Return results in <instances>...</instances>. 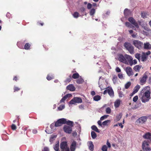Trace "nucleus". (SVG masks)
Listing matches in <instances>:
<instances>
[{
	"instance_id": "nucleus-29",
	"label": "nucleus",
	"mask_w": 151,
	"mask_h": 151,
	"mask_svg": "<svg viewBox=\"0 0 151 151\" xmlns=\"http://www.w3.org/2000/svg\"><path fill=\"white\" fill-rule=\"evenodd\" d=\"M93 99L94 100L98 101L101 99V97L99 95H96L93 97Z\"/></svg>"
},
{
	"instance_id": "nucleus-34",
	"label": "nucleus",
	"mask_w": 151,
	"mask_h": 151,
	"mask_svg": "<svg viewBox=\"0 0 151 151\" xmlns=\"http://www.w3.org/2000/svg\"><path fill=\"white\" fill-rule=\"evenodd\" d=\"M56 137L57 136L55 135H51L50 139V142H52L56 138Z\"/></svg>"
},
{
	"instance_id": "nucleus-58",
	"label": "nucleus",
	"mask_w": 151,
	"mask_h": 151,
	"mask_svg": "<svg viewBox=\"0 0 151 151\" xmlns=\"http://www.w3.org/2000/svg\"><path fill=\"white\" fill-rule=\"evenodd\" d=\"M115 70L117 72H120L121 71L120 69L118 67H116V68Z\"/></svg>"
},
{
	"instance_id": "nucleus-37",
	"label": "nucleus",
	"mask_w": 151,
	"mask_h": 151,
	"mask_svg": "<svg viewBox=\"0 0 151 151\" xmlns=\"http://www.w3.org/2000/svg\"><path fill=\"white\" fill-rule=\"evenodd\" d=\"M95 13V10L94 9H92L90 11L89 13L91 16H93Z\"/></svg>"
},
{
	"instance_id": "nucleus-33",
	"label": "nucleus",
	"mask_w": 151,
	"mask_h": 151,
	"mask_svg": "<svg viewBox=\"0 0 151 151\" xmlns=\"http://www.w3.org/2000/svg\"><path fill=\"white\" fill-rule=\"evenodd\" d=\"M54 149L56 151L58 150L59 149V142L57 143L55 145L54 147Z\"/></svg>"
},
{
	"instance_id": "nucleus-35",
	"label": "nucleus",
	"mask_w": 151,
	"mask_h": 151,
	"mask_svg": "<svg viewBox=\"0 0 151 151\" xmlns=\"http://www.w3.org/2000/svg\"><path fill=\"white\" fill-rule=\"evenodd\" d=\"M91 136L92 138L94 139L97 137V135L95 132L93 131H92L91 132Z\"/></svg>"
},
{
	"instance_id": "nucleus-40",
	"label": "nucleus",
	"mask_w": 151,
	"mask_h": 151,
	"mask_svg": "<svg viewBox=\"0 0 151 151\" xmlns=\"http://www.w3.org/2000/svg\"><path fill=\"white\" fill-rule=\"evenodd\" d=\"M117 78V76H116L115 75L113 76V78H112V81H113V82L114 84H115L116 83Z\"/></svg>"
},
{
	"instance_id": "nucleus-11",
	"label": "nucleus",
	"mask_w": 151,
	"mask_h": 151,
	"mask_svg": "<svg viewBox=\"0 0 151 151\" xmlns=\"http://www.w3.org/2000/svg\"><path fill=\"white\" fill-rule=\"evenodd\" d=\"M125 71L129 76H132L134 74L132 69L129 66L125 68Z\"/></svg>"
},
{
	"instance_id": "nucleus-54",
	"label": "nucleus",
	"mask_w": 151,
	"mask_h": 151,
	"mask_svg": "<svg viewBox=\"0 0 151 151\" xmlns=\"http://www.w3.org/2000/svg\"><path fill=\"white\" fill-rule=\"evenodd\" d=\"M92 6V5L91 4L89 3L87 4V8L88 9H90L91 8Z\"/></svg>"
},
{
	"instance_id": "nucleus-5",
	"label": "nucleus",
	"mask_w": 151,
	"mask_h": 151,
	"mask_svg": "<svg viewBox=\"0 0 151 151\" xmlns=\"http://www.w3.org/2000/svg\"><path fill=\"white\" fill-rule=\"evenodd\" d=\"M60 148L61 151H70L69 148L67 145V142L66 141L63 142L61 143Z\"/></svg>"
},
{
	"instance_id": "nucleus-10",
	"label": "nucleus",
	"mask_w": 151,
	"mask_h": 151,
	"mask_svg": "<svg viewBox=\"0 0 151 151\" xmlns=\"http://www.w3.org/2000/svg\"><path fill=\"white\" fill-rule=\"evenodd\" d=\"M147 119V117L145 116H142L137 120L136 122L139 124H142L145 122Z\"/></svg>"
},
{
	"instance_id": "nucleus-20",
	"label": "nucleus",
	"mask_w": 151,
	"mask_h": 151,
	"mask_svg": "<svg viewBox=\"0 0 151 151\" xmlns=\"http://www.w3.org/2000/svg\"><path fill=\"white\" fill-rule=\"evenodd\" d=\"M121 101L119 99L116 100L114 102V106L116 108H118L119 107Z\"/></svg>"
},
{
	"instance_id": "nucleus-2",
	"label": "nucleus",
	"mask_w": 151,
	"mask_h": 151,
	"mask_svg": "<svg viewBox=\"0 0 151 151\" xmlns=\"http://www.w3.org/2000/svg\"><path fill=\"white\" fill-rule=\"evenodd\" d=\"M150 142L147 140L144 141L142 144V148L144 151H151V148L149 147Z\"/></svg>"
},
{
	"instance_id": "nucleus-31",
	"label": "nucleus",
	"mask_w": 151,
	"mask_h": 151,
	"mask_svg": "<svg viewBox=\"0 0 151 151\" xmlns=\"http://www.w3.org/2000/svg\"><path fill=\"white\" fill-rule=\"evenodd\" d=\"M67 125H70V126L72 127L73 126V122L70 120H67L66 119V123Z\"/></svg>"
},
{
	"instance_id": "nucleus-12",
	"label": "nucleus",
	"mask_w": 151,
	"mask_h": 151,
	"mask_svg": "<svg viewBox=\"0 0 151 151\" xmlns=\"http://www.w3.org/2000/svg\"><path fill=\"white\" fill-rule=\"evenodd\" d=\"M72 127L70 126L65 125L63 127V130L66 133L70 134L72 131Z\"/></svg>"
},
{
	"instance_id": "nucleus-24",
	"label": "nucleus",
	"mask_w": 151,
	"mask_h": 151,
	"mask_svg": "<svg viewBox=\"0 0 151 151\" xmlns=\"http://www.w3.org/2000/svg\"><path fill=\"white\" fill-rule=\"evenodd\" d=\"M89 148L91 151H93V150L94 146L92 142L91 141H89L88 142Z\"/></svg>"
},
{
	"instance_id": "nucleus-55",
	"label": "nucleus",
	"mask_w": 151,
	"mask_h": 151,
	"mask_svg": "<svg viewBox=\"0 0 151 151\" xmlns=\"http://www.w3.org/2000/svg\"><path fill=\"white\" fill-rule=\"evenodd\" d=\"M119 97L121 98L123 97L124 96V95L123 94L122 92L121 91L119 92Z\"/></svg>"
},
{
	"instance_id": "nucleus-21",
	"label": "nucleus",
	"mask_w": 151,
	"mask_h": 151,
	"mask_svg": "<svg viewBox=\"0 0 151 151\" xmlns=\"http://www.w3.org/2000/svg\"><path fill=\"white\" fill-rule=\"evenodd\" d=\"M141 67L142 66L137 65L135 66L133 68V69L135 71L139 72Z\"/></svg>"
},
{
	"instance_id": "nucleus-50",
	"label": "nucleus",
	"mask_w": 151,
	"mask_h": 151,
	"mask_svg": "<svg viewBox=\"0 0 151 151\" xmlns=\"http://www.w3.org/2000/svg\"><path fill=\"white\" fill-rule=\"evenodd\" d=\"M46 78L47 80L49 81L53 78V76H50L49 75H48L47 76V77Z\"/></svg>"
},
{
	"instance_id": "nucleus-23",
	"label": "nucleus",
	"mask_w": 151,
	"mask_h": 151,
	"mask_svg": "<svg viewBox=\"0 0 151 151\" xmlns=\"http://www.w3.org/2000/svg\"><path fill=\"white\" fill-rule=\"evenodd\" d=\"M144 48L145 49H150L151 48V46L149 43L147 42L144 44Z\"/></svg>"
},
{
	"instance_id": "nucleus-45",
	"label": "nucleus",
	"mask_w": 151,
	"mask_h": 151,
	"mask_svg": "<svg viewBox=\"0 0 151 151\" xmlns=\"http://www.w3.org/2000/svg\"><path fill=\"white\" fill-rule=\"evenodd\" d=\"M101 149L103 151H107V147L106 145H103Z\"/></svg>"
},
{
	"instance_id": "nucleus-60",
	"label": "nucleus",
	"mask_w": 151,
	"mask_h": 151,
	"mask_svg": "<svg viewBox=\"0 0 151 151\" xmlns=\"http://www.w3.org/2000/svg\"><path fill=\"white\" fill-rule=\"evenodd\" d=\"M97 123L99 125L101 126H102V124L101 122V120L98 121Z\"/></svg>"
},
{
	"instance_id": "nucleus-59",
	"label": "nucleus",
	"mask_w": 151,
	"mask_h": 151,
	"mask_svg": "<svg viewBox=\"0 0 151 151\" xmlns=\"http://www.w3.org/2000/svg\"><path fill=\"white\" fill-rule=\"evenodd\" d=\"M106 145H107L109 148H110L111 147V145L110 143L108 141H107L106 142Z\"/></svg>"
},
{
	"instance_id": "nucleus-1",
	"label": "nucleus",
	"mask_w": 151,
	"mask_h": 151,
	"mask_svg": "<svg viewBox=\"0 0 151 151\" xmlns=\"http://www.w3.org/2000/svg\"><path fill=\"white\" fill-rule=\"evenodd\" d=\"M149 86L144 87L139 94V98L143 103L148 101L150 99V92L149 91Z\"/></svg>"
},
{
	"instance_id": "nucleus-7",
	"label": "nucleus",
	"mask_w": 151,
	"mask_h": 151,
	"mask_svg": "<svg viewBox=\"0 0 151 151\" xmlns=\"http://www.w3.org/2000/svg\"><path fill=\"white\" fill-rule=\"evenodd\" d=\"M132 42L133 44L139 49H141L143 45V43L138 40H134Z\"/></svg>"
},
{
	"instance_id": "nucleus-64",
	"label": "nucleus",
	"mask_w": 151,
	"mask_h": 151,
	"mask_svg": "<svg viewBox=\"0 0 151 151\" xmlns=\"http://www.w3.org/2000/svg\"><path fill=\"white\" fill-rule=\"evenodd\" d=\"M80 10L81 12H83L85 11V9L83 7H82Z\"/></svg>"
},
{
	"instance_id": "nucleus-51",
	"label": "nucleus",
	"mask_w": 151,
	"mask_h": 151,
	"mask_svg": "<svg viewBox=\"0 0 151 151\" xmlns=\"http://www.w3.org/2000/svg\"><path fill=\"white\" fill-rule=\"evenodd\" d=\"M138 99V96H134L133 99V101L134 102H136L137 101Z\"/></svg>"
},
{
	"instance_id": "nucleus-13",
	"label": "nucleus",
	"mask_w": 151,
	"mask_h": 151,
	"mask_svg": "<svg viewBox=\"0 0 151 151\" xmlns=\"http://www.w3.org/2000/svg\"><path fill=\"white\" fill-rule=\"evenodd\" d=\"M147 78V75L145 74H144L142 77L140 79V81L141 85H143L145 83Z\"/></svg>"
},
{
	"instance_id": "nucleus-41",
	"label": "nucleus",
	"mask_w": 151,
	"mask_h": 151,
	"mask_svg": "<svg viewBox=\"0 0 151 151\" xmlns=\"http://www.w3.org/2000/svg\"><path fill=\"white\" fill-rule=\"evenodd\" d=\"M110 121L109 120H106L102 122V125L104 126H106L108 125V123H110Z\"/></svg>"
},
{
	"instance_id": "nucleus-4",
	"label": "nucleus",
	"mask_w": 151,
	"mask_h": 151,
	"mask_svg": "<svg viewBox=\"0 0 151 151\" xmlns=\"http://www.w3.org/2000/svg\"><path fill=\"white\" fill-rule=\"evenodd\" d=\"M128 20L130 23L134 25L135 27H136V28L134 29L137 32H140V29L139 28V26L138 24L133 17H130L129 18Z\"/></svg>"
},
{
	"instance_id": "nucleus-48",
	"label": "nucleus",
	"mask_w": 151,
	"mask_h": 151,
	"mask_svg": "<svg viewBox=\"0 0 151 151\" xmlns=\"http://www.w3.org/2000/svg\"><path fill=\"white\" fill-rule=\"evenodd\" d=\"M131 85V83L130 82H127L125 85V88L126 89H127L129 88V87Z\"/></svg>"
},
{
	"instance_id": "nucleus-56",
	"label": "nucleus",
	"mask_w": 151,
	"mask_h": 151,
	"mask_svg": "<svg viewBox=\"0 0 151 151\" xmlns=\"http://www.w3.org/2000/svg\"><path fill=\"white\" fill-rule=\"evenodd\" d=\"M146 14L144 12L142 13L141 14V16L143 18H145L146 17Z\"/></svg>"
},
{
	"instance_id": "nucleus-18",
	"label": "nucleus",
	"mask_w": 151,
	"mask_h": 151,
	"mask_svg": "<svg viewBox=\"0 0 151 151\" xmlns=\"http://www.w3.org/2000/svg\"><path fill=\"white\" fill-rule=\"evenodd\" d=\"M67 89L70 91H73L75 90V88L72 84H70L67 86Z\"/></svg>"
},
{
	"instance_id": "nucleus-49",
	"label": "nucleus",
	"mask_w": 151,
	"mask_h": 151,
	"mask_svg": "<svg viewBox=\"0 0 151 151\" xmlns=\"http://www.w3.org/2000/svg\"><path fill=\"white\" fill-rule=\"evenodd\" d=\"M118 76L119 78L121 79H124L123 75L122 74L119 73L118 75Z\"/></svg>"
},
{
	"instance_id": "nucleus-38",
	"label": "nucleus",
	"mask_w": 151,
	"mask_h": 151,
	"mask_svg": "<svg viewBox=\"0 0 151 151\" xmlns=\"http://www.w3.org/2000/svg\"><path fill=\"white\" fill-rule=\"evenodd\" d=\"M125 25L126 26L129 28H133L134 27L132 26L131 24H130L129 22H126L125 23Z\"/></svg>"
},
{
	"instance_id": "nucleus-32",
	"label": "nucleus",
	"mask_w": 151,
	"mask_h": 151,
	"mask_svg": "<svg viewBox=\"0 0 151 151\" xmlns=\"http://www.w3.org/2000/svg\"><path fill=\"white\" fill-rule=\"evenodd\" d=\"M137 63V61L136 60L134 59L133 60V59H132V60L131 62H130V63L129 65L130 66H132L133 65H135Z\"/></svg>"
},
{
	"instance_id": "nucleus-39",
	"label": "nucleus",
	"mask_w": 151,
	"mask_h": 151,
	"mask_svg": "<svg viewBox=\"0 0 151 151\" xmlns=\"http://www.w3.org/2000/svg\"><path fill=\"white\" fill-rule=\"evenodd\" d=\"M65 108V106L64 105H60L58 108V111H62L63 109H64Z\"/></svg>"
},
{
	"instance_id": "nucleus-19",
	"label": "nucleus",
	"mask_w": 151,
	"mask_h": 151,
	"mask_svg": "<svg viewBox=\"0 0 151 151\" xmlns=\"http://www.w3.org/2000/svg\"><path fill=\"white\" fill-rule=\"evenodd\" d=\"M140 88V87L139 85H137V86L134 87L132 93L133 94H134L136 93H137L139 90V88Z\"/></svg>"
},
{
	"instance_id": "nucleus-43",
	"label": "nucleus",
	"mask_w": 151,
	"mask_h": 151,
	"mask_svg": "<svg viewBox=\"0 0 151 151\" xmlns=\"http://www.w3.org/2000/svg\"><path fill=\"white\" fill-rule=\"evenodd\" d=\"M73 17L75 18H77L79 16V14L78 12H75L73 14Z\"/></svg>"
},
{
	"instance_id": "nucleus-42",
	"label": "nucleus",
	"mask_w": 151,
	"mask_h": 151,
	"mask_svg": "<svg viewBox=\"0 0 151 151\" xmlns=\"http://www.w3.org/2000/svg\"><path fill=\"white\" fill-rule=\"evenodd\" d=\"M30 46L29 43H27L24 45V48L26 50H28L30 48Z\"/></svg>"
},
{
	"instance_id": "nucleus-62",
	"label": "nucleus",
	"mask_w": 151,
	"mask_h": 151,
	"mask_svg": "<svg viewBox=\"0 0 151 151\" xmlns=\"http://www.w3.org/2000/svg\"><path fill=\"white\" fill-rule=\"evenodd\" d=\"M108 88H106V90H105L104 91V93H103V94H106L107 93H108Z\"/></svg>"
},
{
	"instance_id": "nucleus-46",
	"label": "nucleus",
	"mask_w": 151,
	"mask_h": 151,
	"mask_svg": "<svg viewBox=\"0 0 151 151\" xmlns=\"http://www.w3.org/2000/svg\"><path fill=\"white\" fill-rule=\"evenodd\" d=\"M106 111L107 114H109L111 113V109L109 107H107L106 108Z\"/></svg>"
},
{
	"instance_id": "nucleus-44",
	"label": "nucleus",
	"mask_w": 151,
	"mask_h": 151,
	"mask_svg": "<svg viewBox=\"0 0 151 151\" xmlns=\"http://www.w3.org/2000/svg\"><path fill=\"white\" fill-rule=\"evenodd\" d=\"M109 116L108 115H105L104 116H101L100 118V120L101 121H102L104 119H106L108 116Z\"/></svg>"
},
{
	"instance_id": "nucleus-52",
	"label": "nucleus",
	"mask_w": 151,
	"mask_h": 151,
	"mask_svg": "<svg viewBox=\"0 0 151 151\" xmlns=\"http://www.w3.org/2000/svg\"><path fill=\"white\" fill-rule=\"evenodd\" d=\"M11 128L13 130H15L16 128V126L14 124H12L11 126Z\"/></svg>"
},
{
	"instance_id": "nucleus-9",
	"label": "nucleus",
	"mask_w": 151,
	"mask_h": 151,
	"mask_svg": "<svg viewBox=\"0 0 151 151\" xmlns=\"http://www.w3.org/2000/svg\"><path fill=\"white\" fill-rule=\"evenodd\" d=\"M118 60L121 62H122L125 64H128V62L126 59L125 55L124 56L122 54L118 55Z\"/></svg>"
},
{
	"instance_id": "nucleus-53",
	"label": "nucleus",
	"mask_w": 151,
	"mask_h": 151,
	"mask_svg": "<svg viewBox=\"0 0 151 151\" xmlns=\"http://www.w3.org/2000/svg\"><path fill=\"white\" fill-rule=\"evenodd\" d=\"M79 109L81 110H83L84 109V106L83 104H81L79 106Z\"/></svg>"
},
{
	"instance_id": "nucleus-15",
	"label": "nucleus",
	"mask_w": 151,
	"mask_h": 151,
	"mask_svg": "<svg viewBox=\"0 0 151 151\" xmlns=\"http://www.w3.org/2000/svg\"><path fill=\"white\" fill-rule=\"evenodd\" d=\"M143 137L145 139H149L151 142V133L150 132H147L143 136Z\"/></svg>"
},
{
	"instance_id": "nucleus-26",
	"label": "nucleus",
	"mask_w": 151,
	"mask_h": 151,
	"mask_svg": "<svg viewBox=\"0 0 151 151\" xmlns=\"http://www.w3.org/2000/svg\"><path fill=\"white\" fill-rule=\"evenodd\" d=\"M142 27L146 31H149L150 30V29L147 27L146 24H144L141 25Z\"/></svg>"
},
{
	"instance_id": "nucleus-36",
	"label": "nucleus",
	"mask_w": 151,
	"mask_h": 151,
	"mask_svg": "<svg viewBox=\"0 0 151 151\" xmlns=\"http://www.w3.org/2000/svg\"><path fill=\"white\" fill-rule=\"evenodd\" d=\"M79 77V75L78 73H74L73 76L72 77L74 79H76Z\"/></svg>"
},
{
	"instance_id": "nucleus-57",
	"label": "nucleus",
	"mask_w": 151,
	"mask_h": 151,
	"mask_svg": "<svg viewBox=\"0 0 151 151\" xmlns=\"http://www.w3.org/2000/svg\"><path fill=\"white\" fill-rule=\"evenodd\" d=\"M50 128L52 129H55L54 127H55V124L54 123H52L50 126Z\"/></svg>"
},
{
	"instance_id": "nucleus-3",
	"label": "nucleus",
	"mask_w": 151,
	"mask_h": 151,
	"mask_svg": "<svg viewBox=\"0 0 151 151\" xmlns=\"http://www.w3.org/2000/svg\"><path fill=\"white\" fill-rule=\"evenodd\" d=\"M124 46L131 54H133L134 53L133 47L130 43L125 42L124 44Z\"/></svg>"
},
{
	"instance_id": "nucleus-22",
	"label": "nucleus",
	"mask_w": 151,
	"mask_h": 151,
	"mask_svg": "<svg viewBox=\"0 0 151 151\" xmlns=\"http://www.w3.org/2000/svg\"><path fill=\"white\" fill-rule=\"evenodd\" d=\"M108 93L110 96L113 97L114 96V93L111 88H108Z\"/></svg>"
},
{
	"instance_id": "nucleus-30",
	"label": "nucleus",
	"mask_w": 151,
	"mask_h": 151,
	"mask_svg": "<svg viewBox=\"0 0 151 151\" xmlns=\"http://www.w3.org/2000/svg\"><path fill=\"white\" fill-rule=\"evenodd\" d=\"M84 81L83 79L80 77L79 79L76 80V82L77 83L81 84Z\"/></svg>"
},
{
	"instance_id": "nucleus-14",
	"label": "nucleus",
	"mask_w": 151,
	"mask_h": 151,
	"mask_svg": "<svg viewBox=\"0 0 151 151\" xmlns=\"http://www.w3.org/2000/svg\"><path fill=\"white\" fill-rule=\"evenodd\" d=\"M72 96V95L71 94L68 93L66 95H65L64 96H63L62 99H61L60 101V103H62L64 102L65 100L68 97H70Z\"/></svg>"
},
{
	"instance_id": "nucleus-8",
	"label": "nucleus",
	"mask_w": 151,
	"mask_h": 151,
	"mask_svg": "<svg viewBox=\"0 0 151 151\" xmlns=\"http://www.w3.org/2000/svg\"><path fill=\"white\" fill-rule=\"evenodd\" d=\"M66 119L62 118L58 119L55 124V127H58L62 125L63 124H65Z\"/></svg>"
},
{
	"instance_id": "nucleus-17",
	"label": "nucleus",
	"mask_w": 151,
	"mask_h": 151,
	"mask_svg": "<svg viewBox=\"0 0 151 151\" xmlns=\"http://www.w3.org/2000/svg\"><path fill=\"white\" fill-rule=\"evenodd\" d=\"M76 143L75 141H73L71 143L70 147V149L71 151H75L76 147Z\"/></svg>"
},
{
	"instance_id": "nucleus-6",
	"label": "nucleus",
	"mask_w": 151,
	"mask_h": 151,
	"mask_svg": "<svg viewBox=\"0 0 151 151\" xmlns=\"http://www.w3.org/2000/svg\"><path fill=\"white\" fill-rule=\"evenodd\" d=\"M82 101V100L80 98L75 97L69 102V104H74L76 103H81Z\"/></svg>"
},
{
	"instance_id": "nucleus-27",
	"label": "nucleus",
	"mask_w": 151,
	"mask_h": 151,
	"mask_svg": "<svg viewBox=\"0 0 151 151\" xmlns=\"http://www.w3.org/2000/svg\"><path fill=\"white\" fill-rule=\"evenodd\" d=\"M91 128L93 130H94L98 133L100 132L99 131L97 127L95 125H93L91 127Z\"/></svg>"
},
{
	"instance_id": "nucleus-47",
	"label": "nucleus",
	"mask_w": 151,
	"mask_h": 151,
	"mask_svg": "<svg viewBox=\"0 0 151 151\" xmlns=\"http://www.w3.org/2000/svg\"><path fill=\"white\" fill-rule=\"evenodd\" d=\"M135 57L137 59L139 60L140 57V54L138 53H136L135 55Z\"/></svg>"
},
{
	"instance_id": "nucleus-63",
	"label": "nucleus",
	"mask_w": 151,
	"mask_h": 151,
	"mask_svg": "<svg viewBox=\"0 0 151 151\" xmlns=\"http://www.w3.org/2000/svg\"><path fill=\"white\" fill-rule=\"evenodd\" d=\"M20 89L18 88V87H14V91H18Z\"/></svg>"
},
{
	"instance_id": "nucleus-25",
	"label": "nucleus",
	"mask_w": 151,
	"mask_h": 151,
	"mask_svg": "<svg viewBox=\"0 0 151 151\" xmlns=\"http://www.w3.org/2000/svg\"><path fill=\"white\" fill-rule=\"evenodd\" d=\"M122 113H119V114L117 115L116 117V119L114 120L116 122L119 121L121 119L122 116Z\"/></svg>"
},
{
	"instance_id": "nucleus-28",
	"label": "nucleus",
	"mask_w": 151,
	"mask_h": 151,
	"mask_svg": "<svg viewBox=\"0 0 151 151\" xmlns=\"http://www.w3.org/2000/svg\"><path fill=\"white\" fill-rule=\"evenodd\" d=\"M147 56L145 53L143 52L142 56V59L143 61H145L147 60Z\"/></svg>"
},
{
	"instance_id": "nucleus-16",
	"label": "nucleus",
	"mask_w": 151,
	"mask_h": 151,
	"mask_svg": "<svg viewBox=\"0 0 151 151\" xmlns=\"http://www.w3.org/2000/svg\"><path fill=\"white\" fill-rule=\"evenodd\" d=\"M125 57L126 58V59L127 60V61L128 62V64L127 65L129 64L130 62L133 59L132 57L129 55L127 54H125Z\"/></svg>"
},
{
	"instance_id": "nucleus-61",
	"label": "nucleus",
	"mask_w": 151,
	"mask_h": 151,
	"mask_svg": "<svg viewBox=\"0 0 151 151\" xmlns=\"http://www.w3.org/2000/svg\"><path fill=\"white\" fill-rule=\"evenodd\" d=\"M43 151H49V149L47 147H45L44 148Z\"/></svg>"
}]
</instances>
